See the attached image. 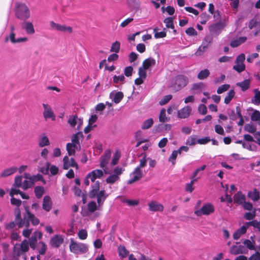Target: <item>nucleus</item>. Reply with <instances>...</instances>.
<instances>
[{"label": "nucleus", "mask_w": 260, "mask_h": 260, "mask_svg": "<svg viewBox=\"0 0 260 260\" xmlns=\"http://www.w3.org/2000/svg\"><path fill=\"white\" fill-rule=\"evenodd\" d=\"M146 69H145L144 67H140L139 69L138 74L139 75V77H140L141 78L145 79L147 76L146 72Z\"/></svg>", "instance_id": "774afa93"}, {"label": "nucleus", "mask_w": 260, "mask_h": 260, "mask_svg": "<svg viewBox=\"0 0 260 260\" xmlns=\"http://www.w3.org/2000/svg\"><path fill=\"white\" fill-rule=\"evenodd\" d=\"M236 85L237 86L241 87L243 91H245L250 87V80L245 79L242 82L237 83Z\"/></svg>", "instance_id": "c85d7f7f"}, {"label": "nucleus", "mask_w": 260, "mask_h": 260, "mask_svg": "<svg viewBox=\"0 0 260 260\" xmlns=\"http://www.w3.org/2000/svg\"><path fill=\"white\" fill-rule=\"evenodd\" d=\"M205 85L203 83L199 82L193 84L191 90L196 91V93H200L202 90L204 88Z\"/></svg>", "instance_id": "2f4dec72"}, {"label": "nucleus", "mask_w": 260, "mask_h": 260, "mask_svg": "<svg viewBox=\"0 0 260 260\" xmlns=\"http://www.w3.org/2000/svg\"><path fill=\"white\" fill-rule=\"evenodd\" d=\"M45 192V189L44 187L41 186H37L35 187L34 192L36 197L38 199H40L42 198L43 194Z\"/></svg>", "instance_id": "7c9ffc66"}, {"label": "nucleus", "mask_w": 260, "mask_h": 260, "mask_svg": "<svg viewBox=\"0 0 260 260\" xmlns=\"http://www.w3.org/2000/svg\"><path fill=\"white\" fill-rule=\"evenodd\" d=\"M247 252V250L243 245H233L230 249V253L233 255L245 254Z\"/></svg>", "instance_id": "ddd939ff"}, {"label": "nucleus", "mask_w": 260, "mask_h": 260, "mask_svg": "<svg viewBox=\"0 0 260 260\" xmlns=\"http://www.w3.org/2000/svg\"><path fill=\"white\" fill-rule=\"evenodd\" d=\"M234 201L238 204L242 205L245 200V196L241 191H238L234 196Z\"/></svg>", "instance_id": "bb28decb"}, {"label": "nucleus", "mask_w": 260, "mask_h": 260, "mask_svg": "<svg viewBox=\"0 0 260 260\" xmlns=\"http://www.w3.org/2000/svg\"><path fill=\"white\" fill-rule=\"evenodd\" d=\"M155 64V60L152 58L149 57L144 60L142 67L146 69H148L150 67L154 66Z\"/></svg>", "instance_id": "cd10ccee"}, {"label": "nucleus", "mask_w": 260, "mask_h": 260, "mask_svg": "<svg viewBox=\"0 0 260 260\" xmlns=\"http://www.w3.org/2000/svg\"><path fill=\"white\" fill-rule=\"evenodd\" d=\"M255 217V210L254 209L252 212H246L244 215V217L247 220H252Z\"/></svg>", "instance_id": "4d7b16f0"}, {"label": "nucleus", "mask_w": 260, "mask_h": 260, "mask_svg": "<svg viewBox=\"0 0 260 260\" xmlns=\"http://www.w3.org/2000/svg\"><path fill=\"white\" fill-rule=\"evenodd\" d=\"M153 124V120L152 118H149L144 121L142 125L143 129H147L149 128Z\"/></svg>", "instance_id": "58836bf2"}, {"label": "nucleus", "mask_w": 260, "mask_h": 260, "mask_svg": "<svg viewBox=\"0 0 260 260\" xmlns=\"http://www.w3.org/2000/svg\"><path fill=\"white\" fill-rule=\"evenodd\" d=\"M18 170L16 167H11L10 168L5 169L0 174V177H6L14 174Z\"/></svg>", "instance_id": "b1692460"}, {"label": "nucleus", "mask_w": 260, "mask_h": 260, "mask_svg": "<svg viewBox=\"0 0 260 260\" xmlns=\"http://www.w3.org/2000/svg\"><path fill=\"white\" fill-rule=\"evenodd\" d=\"M143 176L142 171L139 168H136L130 174L131 178L127 181V184H131L139 180Z\"/></svg>", "instance_id": "6e6552de"}, {"label": "nucleus", "mask_w": 260, "mask_h": 260, "mask_svg": "<svg viewBox=\"0 0 260 260\" xmlns=\"http://www.w3.org/2000/svg\"><path fill=\"white\" fill-rule=\"evenodd\" d=\"M247 196L254 202L257 201L260 199L259 192L256 188H254L253 190L249 191Z\"/></svg>", "instance_id": "393cba45"}, {"label": "nucleus", "mask_w": 260, "mask_h": 260, "mask_svg": "<svg viewBox=\"0 0 260 260\" xmlns=\"http://www.w3.org/2000/svg\"><path fill=\"white\" fill-rule=\"evenodd\" d=\"M197 136L192 135L189 137L186 141V144L188 146H193L196 144L197 142Z\"/></svg>", "instance_id": "a19ab883"}, {"label": "nucleus", "mask_w": 260, "mask_h": 260, "mask_svg": "<svg viewBox=\"0 0 260 260\" xmlns=\"http://www.w3.org/2000/svg\"><path fill=\"white\" fill-rule=\"evenodd\" d=\"M42 105L44 109L43 112V116L44 118L45 119L51 118L52 120H54L55 119V115H54L50 106L48 104L44 103H43Z\"/></svg>", "instance_id": "9d476101"}, {"label": "nucleus", "mask_w": 260, "mask_h": 260, "mask_svg": "<svg viewBox=\"0 0 260 260\" xmlns=\"http://www.w3.org/2000/svg\"><path fill=\"white\" fill-rule=\"evenodd\" d=\"M224 27L223 23L219 22L210 25L209 27V30L211 34L218 35Z\"/></svg>", "instance_id": "1a4fd4ad"}, {"label": "nucleus", "mask_w": 260, "mask_h": 260, "mask_svg": "<svg viewBox=\"0 0 260 260\" xmlns=\"http://www.w3.org/2000/svg\"><path fill=\"white\" fill-rule=\"evenodd\" d=\"M172 98V95H167L163 97V98L159 101L160 105H164L168 103Z\"/></svg>", "instance_id": "052dcab7"}, {"label": "nucleus", "mask_w": 260, "mask_h": 260, "mask_svg": "<svg viewBox=\"0 0 260 260\" xmlns=\"http://www.w3.org/2000/svg\"><path fill=\"white\" fill-rule=\"evenodd\" d=\"M251 119L252 121H257L260 119V112L257 110H255L251 116Z\"/></svg>", "instance_id": "0e129e2a"}, {"label": "nucleus", "mask_w": 260, "mask_h": 260, "mask_svg": "<svg viewBox=\"0 0 260 260\" xmlns=\"http://www.w3.org/2000/svg\"><path fill=\"white\" fill-rule=\"evenodd\" d=\"M79 135L82 136V133L78 132L77 134L73 135L72 138V143L76 144L77 146V145H78L80 146Z\"/></svg>", "instance_id": "13d9d810"}, {"label": "nucleus", "mask_w": 260, "mask_h": 260, "mask_svg": "<svg viewBox=\"0 0 260 260\" xmlns=\"http://www.w3.org/2000/svg\"><path fill=\"white\" fill-rule=\"evenodd\" d=\"M32 184L30 180H25L23 182H22V188L24 190H27L28 188L32 187Z\"/></svg>", "instance_id": "bf43d9fd"}, {"label": "nucleus", "mask_w": 260, "mask_h": 260, "mask_svg": "<svg viewBox=\"0 0 260 260\" xmlns=\"http://www.w3.org/2000/svg\"><path fill=\"white\" fill-rule=\"evenodd\" d=\"M64 239L62 235H56L54 236L50 240L51 245L55 248H58L63 242Z\"/></svg>", "instance_id": "2eb2a0df"}, {"label": "nucleus", "mask_w": 260, "mask_h": 260, "mask_svg": "<svg viewBox=\"0 0 260 260\" xmlns=\"http://www.w3.org/2000/svg\"><path fill=\"white\" fill-rule=\"evenodd\" d=\"M214 212V207L210 203H207L204 205L200 209L196 210L194 214L198 216L202 215H209Z\"/></svg>", "instance_id": "423d86ee"}, {"label": "nucleus", "mask_w": 260, "mask_h": 260, "mask_svg": "<svg viewBox=\"0 0 260 260\" xmlns=\"http://www.w3.org/2000/svg\"><path fill=\"white\" fill-rule=\"evenodd\" d=\"M230 87V85L229 84H223L221 86L218 87L217 90V93L218 94H221L227 90H229V89Z\"/></svg>", "instance_id": "3c124183"}, {"label": "nucleus", "mask_w": 260, "mask_h": 260, "mask_svg": "<svg viewBox=\"0 0 260 260\" xmlns=\"http://www.w3.org/2000/svg\"><path fill=\"white\" fill-rule=\"evenodd\" d=\"M22 185V176H17L15 178V181L13 185L15 187H21Z\"/></svg>", "instance_id": "c03bdc74"}, {"label": "nucleus", "mask_w": 260, "mask_h": 260, "mask_svg": "<svg viewBox=\"0 0 260 260\" xmlns=\"http://www.w3.org/2000/svg\"><path fill=\"white\" fill-rule=\"evenodd\" d=\"M120 157V153L119 151H117L113 156L112 161H111V165L114 166L118 163V161Z\"/></svg>", "instance_id": "603ef678"}, {"label": "nucleus", "mask_w": 260, "mask_h": 260, "mask_svg": "<svg viewBox=\"0 0 260 260\" xmlns=\"http://www.w3.org/2000/svg\"><path fill=\"white\" fill-rule=\"evenodd\" d=\"M78 236L80 239L85 240L87 237V232L85 230H81L79 231Z\"/></svg>", "instance_id": "e2e57ef3"}, {"label": "nucleus", "mask_w": 260, "mask_h": 260, "mask_svg": "<svg viewBox=\"0 0 260 260\" xmlns=\"http://www.w3.org/2000/svg\"><path fill=\"white\" fill-rule=\"evenodd\" d=\"M123 94L121 91H118L116 93L111 92L110 94V98L115 104H118L120 102L123 98Z\"/></svg>", "instance_id": "5701e85b"}, {"label": "nucleus", "mask_w": 260, "mask_h": 260, "mask_svg": "<svg viewBox=\"0 0 260 260\" xmlns=\"http://www.w3.org/2000/svg\"><path fill=\"white\" fill-rule=\"evenodd\" d=\"M191 112V108L188 106H185L178 111L177 116L178 118L183 119L187 118Z\"/></svg>", "instance_id": "a211bd4d"}, {"label": "nucleus", "mask_w": 260, "mask_h": 260, "mask_svg": "<svg viewBox=\"0 0 260 260\" xmlns=\"http://www.w3.org/2000/svg\"><path fill=\"white\" fill-rule=\"evenodd\" d=\"M208 47L207 45H205L202 44V45L199 47L197 51L196 52L195 54L197 56L202 55L203 53L207 50Z\"/></svg>", "instance_id": "8fccbe9b"}, {"label": "nucleus", "mask_w": 260, "mask_h": 260, "mask_svg": "<svg viewBox=\"0 0 260 260\" xmlns=\"http://www.w3.org/2000/svg\"><path fill=\"white\" fill-rule=\"evenodd\" d=\"M196 179H192L190 183L186 184L185 188V190L186 191L191 192L193 190L194 188L193 187L192 185L194 181H196Z\"/></svg>", "instance_id": "5fc2aeb1"}, {"label": "nucleus", "mask_w": 260, "mask_h": 260, "mask_svg": "<svg viewBox=\"0 0 260 260\" xmlns=\"http://www.w3.org/2000/svg\"><path fill=\"white\" fill-rule=\"evenodd\" d=\"M210 75V71L208 69L201 70L198 74V78L200 80H204L207 78Z\"/></svg>", "instance_id": "72a5a7b5"}, {"label": "nucleus", "mask_w": 260, "mask_h": 260, "mask_svg": "<svg viewBox=\"0 0 260 260\" xmlns=\"http://www.w3.org/2000/svg\"><path fill=\"white\" fill-rule=\"evenodd\" d=\"M21 27L24 29L28 35H32L35 32V30L32 22L24 20L21 23Z\"/></svg>", "instance_id": "4468645a"}, {"label": "nucleus", "mask_w": 260, "mask_h": 260, "mask_svg": "<svg viewBox=\"0 0 260 260\" xmlns=\"http://www.w3.org/2000/svg\"><path fill=\"white\" fill-rule=\"evenodd\" d=\"M247 40L246 37H240L232 40L230 43V46L233 48L237 47L243 44Z\"/></svg>", "instance_id": "a878e982"}, {"label": "nucleus", "mask_w": 260, "mask_h": 260, "mask_svg": "<svg viewBox=\"0 0 260 260\" xmlns=\"http://www.w3.org/2000/svg\"><path fill=\"white\" fill-rule=\"evenodd\" d=\"M186 34L189 36H194L198 35L197 31L192 27L188 28L185 30Z\"/></svg>", "instance_id": "69168bd1"}, {"label": "nucleus", "mask_w": 260, "mask_h": 260, "mask_svg": "<svg viewBox=\"0 0 260 260\" xmlns=\"http://www.w3.org/2000/svg\"><path fill=\"white\" fill-rule=\"evenodd\" d=\"M67 150L70 156L74 155L75 153V149H77V146L76 144L69 143L67 144Z\"/></svg>", "instance_id": "c756f323"}, {"label": "nucleus", "mask_w": 260, "mask_h": 260, "mask_svg": "<svg viewBox=\"0 0 260 260\" xmlns=\"http://www.w3.org/2000/svg\"><path fill=\"white\" fill-rule=\"evenodd\" d=\"M25 210L26 213L24 214L23 219H22L21 217L20 210L19 209L15 210V221L18 228H22L24 226L27 228H29L30 225L29 221L34 225H37L40 222L39 219L29 211L28 207H25Z\"/></svg>", "instance_id": "f257e3e1"}, {"label": "nucleus", "mask_w": 260, "mask_h": 260, "mask_svg": "<svg viewBox=\"0 0 260 260\" xmlns=\"http://www.w3.org/2000/svg\"><path fill=\"white\" fill-rule=\"evenodd\" d=\"M50 28L52 30H54L62 32H68L71 33L73 31V28L70 26L66 25H61L59 23H55L53 21H51L49 22Z\"/></svg>", "instance_id": "0eeeda50"}, {"label": "nucleus", "mask_w": 260, "mask_h": 260, "mask_svg": "<svg viewBox=\"0 0 260 260\" xmlns=\"http://www.w3.org/2000/svg\"><path fill=\"white\" fill-rule=\"evenodd\" d=\"M149 209L151 211H162L164 209L162 205L155 201H152L148 203Z\"/></svg>", "instance_id": "4be33fe9"}, {"label": "nucleus", "mask_w": 260, "mask_h": 260, "mask_svg": "<svg viewBox=\"0 0 260 260\" xmlns=\"http://www.w3.org/2000/svg\"><path fill=\"white\" fill-rule=\"evenodd\" d=\"M244 245L249 250H255V241L246 239L243 241Z\"/></svg>", "instance_id": "4c0bfd02"}, {"label": "nucleus", "mask_w": 260, "mask_h": 260, "mask_svg": "<svg viewBox=\"0 0 260 260\" xmlns=\"http://www.w3.org/2000/svg\"><path fill=\"white\" fill-rule=\"evenodd\" d=\"M78 116L77 115H72L70 116L68 123L72 127H74L77 123Z\"/></svg>", "instance_id": "ea45409f"}, {"label": "nucleus", "mask_w": 260, "mask_h": 260, "mask_svg": "<svg viewBox=\"0 0 260 260\" xmlns=\"http://www.w3.org/2000/svg\"><path fill=\"white\" fill-rule=\"evenodd\" d=\"M69 248L70 251L76 255L85 254L88 251L87 244L76 241L73 238L70 239Z\"/></svg>", "instance_id": "f03ea898"}, {"label": "nucleus", "mask_w": 260, "mask_h": 260, "mask_svg": "<svg viewBox=\"0 0 260 260\" xmlns=\"http://www.w3.org/2000/svg\"><path fill=\"white\" fill-rule=\"evenodd\" d=\"M111 152L109 149L105 151L103 155L100 157V167L104 169L108 164L111 157Z\"/></svg>", "instance_id": "9b49d317"}, {"label": "nucleus", "mask_w": 260, "mask_h": 260, "mask_svg": "<svg viewBox=\"0 0 260 260\" xmlns=\"http://www.w3.org/2000/svg\"><path fill=\"white\" fill-rule=\"evenodd\" d=\"M30 13L28 7L24 4H18L15 8V16L18 19L26 20L30 17Z\"/></svg>", "instance_id": "7ed1b4c3"}, {"label": "nucleus", "mask_w": 260, "mask_h": 260, "mask_svg": "<svg viewBox=\"0 0 260 260\" xmlns=\"http://www.w3.org/2000/svg\"><path fill=\"white\" fill-rule=\"evenodd\" d=\"M164 22L166 24V27L168 28H174V25L173 23V19L171 17L166 18Z\"/></svg>", "instance_id": "37998d69"}, {"label": "nucleus", "mask_w": 260, "mask_h": 260, "mask_svg": "<svg viewBox=\"0 0 260 260\" xmlns=\"http://www.w3.org/2000/svg\"><path fill=\"white\" fill-rule=\"evenodd\" d=\"M244 129L246 132L254 134L256 132V128L255 126L251 124H247L245 125Z\"/></svg>", "instance_id": "680f3d73"}, {"label": "nucleus", "mask_w": 260, "mask_h": 260, "mask_svg": "<svg viewBox=\"0 0 260 260\" xmlns=\"http://www.w3.org/2000/svg\"><path fill=\"white\" fill-rule=\"evenodd\" d=\"M52 206V202L51 198L49 196H45L43 198L42 208L46 212L51 210Z\"/></svg>", "instance_id": "412c9836"}, {"label": "nucleus", "mask_w": 260, "mask_h": 260, "mask_svg": "<svg viewBox=\"0 0 260 260\" xmlns=\"http://www.w3.org/2000/svg\"><path fill=\"white\" fill-rule=\"evenodd\" d=\"M91 190L89 191L88 196L90 199H93L97 195V193L100 191V182L96 181L91 186Z\"/></svg>", "instance_id": "f3484780"}, {"label": "nucleus", "mask_w": 260, "mask_h": 260, "mask_svg": "<svg viewBox=\"0 0 260 260\" xmlns=\"http://www.w3.org/2000/svg\"><path fill=\"white\" fill-rule=\"evenodd\" d=\"M119 180V177L116 175V174H112L109 176L108 178H106V181L107 183L109 184H113L116 181Z\"/></svg>", "instance_id": "79ce46f5"}, {"label": "nucleus", "mask_w": 260, "mask_h": 260, "mask_svg": "<svg viewBox=\"0 0 260 260\" xmlns=\"http://www.w3.org/2000/svg\"><path fill=\"white\" fill-rule=\"evenodd\" d=\"M107 197L108 194L106 193L105 190H100L98 193H97V195H96L95 197H96L99 209H100V208L102 207Z\"/></svg>", "instance_id": "dca6fc26"}, {"label": "nucleus", "mask_w": 260, "mask_h": 260, "mask_svg": "<svg viewBox=\"0 0 260 260\" xmlns=\"http://www.w3.org/2000/svg\"><path fill=\"white\" fill-rule=\"evenodd\" d=\"M233 69L238 73H241L245 70V66L244 63H237V64L234 66Z\"/></svg>", "instance_id": "6e6d98bb"}, {"label": "nucleus", "mask_w": 260, "mask_h": 260, "mask_svg": "<svg viewBox=\"0 0 260 260\" xmlns=\"http://www.w3.org/2000/svg\"><path fill=\"white\" fill-rule=\"evenodd\" d=\"M50 145L48 138L45 135L42 136L39 139V146L40 147H44Z\"/></svg>", "instance_id": "473e14b6"}, {"label": "nucleus", "mask_w": 260, "mask_h": 260, "mask_svg": "<svg viewBox=\"0 0 260 260\" xmlns=\"http://www.w3.org/2000/svg\"><path fill=\"white\" fill-rule=\"evenodd\" d=\"M188 83V78L184 75H178L175 78L174 86L177 90L185 87Z\"/></svg>", "instance_id": "20e7f679"}, {"label": "nucleus", "mask_w": 260, "mask_h": 260, "mask_svg": "<svg viewBox=\"0 0 260 260\" xmlns=\"http://www.w3.org/2000/svg\"><path fill=\"white\" fill-rule=\"evenodd\" d=\"M37 242V239L34 237H30L29 239V244L30 247L32 249H35L36 247V244Z\"/></svg>", "instance_id": "338daca9"}, {"label": "nucleus", "mask_w": 260, "mask_h": 260, "mask_svg": "<svg viewBox=\"0 0 260 260\" xmlns=\"http://www.w3.org/2000/svg\"><path fill=\"white\" fill-rule=\"evenodd\" d=\"M157 28H155L153 29V32L154 33V37L156 39L158 38H164L166 36V32L164 31H162L160 32L157 31Z\"/></svg>", "instance_id": "864d4df0"}, {"label": "nucleus", "mask_w": 260, "mask_h": 260, "mask_svg": "<svg viewBox=\"0 0 260 260\" xmlns=\"http://www.w3.org/2000/svg\"><path fill=\"white\" fill-rule=\"evenodd\" d=\"M29 250V243L27 240H23L20 244L14 247V253L17 256L23 255Z\"/></svg>", "instance_id": "39448f33"}, {"label": "nucleus", "mask_w": 260, "mask_h": 260, "mask_svg": "<svg viewBox=\"0 0 260 260\" xmlns=\"http://www.w3.org/2000/svg\"><path fill=\"white\" fill-rule=\"evenodd\" d=\"M63 169L64 170H68L69 167H76V169L78 168V166L75 160L73 158H71L70 161H69V158L68 156H64L63 158Z\"/></svg>", "instance_id": "f8f14e48"}, {"label": "nucleus", "mask_w": 260, "mask_h": 260, "mask_svg": "<svg viewBox=\"0 0 260 260\" xmlns=\"http://www.w3.org/2000/svg\"><path fill=\"white\" fill-rule=\"evenodd\" d=\"M235 95V92L233 89L230 90L227 94V95L224 98V103L225 104H229L232 100L234 98Z\"/></svg>", "instance_id": "f704fd0d"}, {"label": "nucleus", "mask_w": 260, "mask_h": 260, "mask_svg": "<svg viewBox=\"0 0 260 260\" xmlns=\"http://www.w3.org/2000/svg\"><path fill=\"white\" fill-rule=\"evenodd\" d=\"M119 255L122 257H126L128 254V251L124 246L120 247L118 249Z\"/></svg>", "instance_id": "49530a36"}, {"label": "nucleus", "mask_w": 260, "mask_h": 260, "mask_svg": "<svg viewBox=\"0 0 260 260\" xmlns=\"http://www.w3.org/2000/svg\"><path fill=\"white\" fill-rule=\"evenodd\" d=\"M9 40H10L12 43L15 44L18 43L26 42L27 41V38L26 37H24L19 38L16 39L15 32H10V35L6 37L5 42H7L9 41Z\"/></svg>", "instance_id": "6ab92c4d"}, {"label": "nucleus", "mask_w": 260, "mask_h": 260, "mask_svg": "<svg viewBox=\"0 0 260 260\" xmlns=\"http://www.w3.org/2000/svg\"><path fill=\"white\" fill-rule=\"evenodd\" d=\"M43 179V176L41 174H38L36 175H32L31 177L29 178V180H30L32 183V186L34 185L35 182L40 181V180Z\"/></svg>", "instance_id": "09e8293b"}, {"label": "nucleus", "mask_w": 260, "mask_h": 260, "mask_svg": "<svg viewBox=\"0 0 260 260\" xmlns=\"http://www.w3.org/2000/svg\"><path fill=\"white\" fill-rule=\"evenodd\" d=\"M120 44L119 42L116 41L113 43L112 45V46L110 49L111 52H114L115 53H118L120 50Z\"/></svg>", "instance_id": "de8ad7c7"}, {"label": "nucleus", "mask_w": 260, "mask_h": 260, "mask_svg": "<svg viewBox=\"0 0 260 260\" xmlns=\"http://www.w3.org/2000/svg\"><path fill=\"white\" fill-rule=\"evenodd\" d=\"M104 175L103 171L101 170H94L88 174V177L92 182H94L95 180L97 178H101Z\"/></svg>", "instance_id": "aec40b11"}, {"label": "nucleus", "mask_w": 260, "mask_h": 260, "mask_svg": "<svg viewBox=\"0 0 260 260\" xmlns=\"http://www.w3.org/2000/svg\"><path fill=\"white\" fill-rule=\"evenodd\" d=\"M170 118L166 116V110L163 108L161 110L159 115V120L161 122H165L169 121Z\"/></svg>", "instance_id": "e433bc0d"}, {"label": "nucleus", "mask_w": 260, "mask_h": 260, "mask_svg": "<svg viewBox=\"0 0 260 260\" xmlns=\"http://www.w3.org/2000/svg\"><path fill=\"white\" fill-rule=\"evenodd\" d=\"M254 96L252 99L251 101L253 103L256 105L260 104V91H259L257 89H255L254 90Z\"/></svg>", "instance_id": "c9c22d12"}, {"label": "nucleus", "mask_w": 260, "mask_h": 260, "mask_svg": "<svg viewBox=\"0 0 260 260\" xmlns=\"http://www.w3.org/2000/svg\"><path fill=\"white\" fill-rule=\"evenodd\" d=\"M87 208L90 213L94 212L97 209V205L94 201H91L87 204Z\"/></svg>", "instance_id": "a18cd8bd"}]
</instances>
